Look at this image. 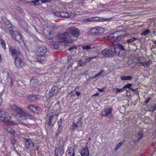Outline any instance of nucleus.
<instances>
[{
	"label": "nucleus",
	"mask_w": 156,
	"mask_h": 156,
	"mask_svg": "<svg viewBox=\"0 0 156 156\" xmlns=\"http://www.w3.org/2000/svg\"><path fill=\"white\" fill-rule=\"evenodd\" d=\"M37 59L38 62L41 63H44L46 60L45 55H37Z\"/></svg>",
	"instance_id": "nucleus-20"
},
{
	"label": "nucleus",
	"mask_w": 156,
	"mask_h": 156,
	"mask_svg": "<svg viewBox=\"0 0 156 156\" xmlns=\"http://www.w3.org/2000/svg\"><path fill=\"white\" fill-rule=\"evenodd\" d=\"M98 90L100 92H102L103 91V88L100 89V88H98Z\"/></svg>",
	"instance_id": "nucleus-58"
},
{
	"label": "nucleus",
	"mask_w": 156,
	"mask_h": 156,
	"mask_svg": "<svg viewBox=\"0 0 156 156\" xmlns=\"http://www.w3.org/2000/svg\"><path fill=\"white\" fill-rule=\"evenodd\" d=\"M46 35L47 38L48 39H51L53 37L52 34L50 31L48 32Z\"/></svg>",
	"instance_id": "nucleus-33"
},
{
	"label": "nucleus",
	"mask_w": 156,
	"mask_h": 156,
	"mask_svg": "<svg viewBox=\"0 0 156 156\" xmlns=\"http://www.w3.org/2000/svg\"><path fill=\"white\" fill-rule=\"evenodd\" d=\"M26 142L25 148L31 151L33 149L35 143L33 142L30 139L26 138L25 139Z\"/></svg>",
	"instance_id": "nucleus-7"
},
{
	"label": "nucleus",
	"mask_w": 156,
	"mask_h": 156,
	"mask_svg": "<svg viewBox=\"0 0 156 156\" xmlns=\"http://www.w3.org/2000/svg\"><path fill=\"white\" fill-rule=\"evenodd\" d=\"M54 15L56 16L57 17H61V12H56L53 13Z\"/></svg>",
	"instance_id": "nucleus-44"
},
{
	"label": "nucleus",
	"mask_w": 156,
	"mask_h": 156,
	"mask_svg": "<svg viewBox=\"0 0 156 156\" xmlns=\"http://www.w3.org/2000/svg\"><path fill=\"white\" fill-rule=\"evenodd\" d=\"M30 84L31 87L36 86L38 84V80L37 78H33L30 81Z\"/></svg>",
	"instance_id": "nucleus-21"
},
{
	"label": "nucleus",
	"mask_w": 156,
	"mask_h": 156,
	"mask_svg": "<svg viewBox=\"0 0 156 156\" xmlns=\"http://www.w3.org/2000/svg\"><path fill=\"white\" fill-rule=\"evenodd\" d=\"M48 115L46 117V119L47 120L48 124L49 126H53L54 124V122H53V120L54 118V115Z\"/></svg>",
	"instance_id": "nucleus-14"
},
{
	"label": "nucleus",
	"mask_w": 156,
	"mask_h": 156,
	"mask_svg": "<svg viewBox=\"0 0 156 156\" xmlns=\"http://www.w3.org/2000/svg\"><path fill=\"white\" fill-rule=\"evenodd\" d=\"M9 116L8 113L6 111L3 109L0 110V119L3 122Z\"/></svg>",
	"instance_id": "nucleus-11"
},
{
	"label": "nucleus",
	"mask_w": 156,
	"mask_h": 156,
	"mask_svg": "<svg viewBox=\"0 0 156 156\" xmlns=\"http://www.w3.org/2000/svg\"><path fill=\"white\" fill-rule=\"evenodd\" d=\"M55 156H61L64 153L63 148H59L56 147L55 150Z\"/></svg>",
	"instance_id": "nucleus-18"
},
{
	"label": "nucleus",
	"mask_w": 156,
	"mask_h": 156,
	"mask_svg": "<svg viewBox=\"0 0 156 156\" xmlns=\"http://www.w3.org/2000/svg\"><path fill=\"white\" fill-rule=\"evenodd\" d=\"M13 36L14 39L17 41L20 42L22 41L21 35L19 33L16 31H14L13 32H11V34Z\"/></svg>",
	"instance_id": "nucleus-9"
},
{
	"label": "nucleus",
	"mask_w": 156,
	"mask_h": 156,
	"mask_svg": "<svg viewBox=\"0 0 156 156\" xmlns=\"http://www.w3.org/2000/svg\"><path fill=\"white\" fill-rule=\"evenodd\" d=\"M61 17H67L69 16V13L65 12H61Z\"/></svg>",
	"instance_id": "nucleus-30"
},
{
	"label": "nucleus",
	"mask_w": 156,
	"mask_h": 156,
	"mask_svg": "<svg viewBox=\"0 0 156 156\" xmlns=\"http://www.w3.org/2000/svg\"><path fill=\"white\" fill-rule=\"evenodd\" d=\"M28 98L29 100L31 102H34L37 99V97L36 96L33 95H29L28 97Z\"/></svg>",
	"instance_id": "nucleus-26"
},
{
	"label": "nucleus",
	"mask_w": 156,
	"mask_h": 156,
	"mask_svg": "<svg viewBox=\"0 0 156 156\" xmlns=\"http://www.w3.org/2000/svg\"><path fill=\"white\" fill-rule=\"evenodd\" d=\"M98 19V18L95 17H92L88 18H84L83 20V21L84 22H96Z\"/></svg>",
	"instance_id": "nucleus-22"
},
{
	"label": "nucleus",
	"mask_w": 156,
	"mask_h": 156,
	"mask_svg": "<svg viewBox=\"0 0 156 156\" xmlns=\"http://www.w3.org/2000/svg\"><path fill=\"white\" fill-rule=\"evenodd\" d=\"M133 86V84L132 83H128L125 86H124L123 87V88H129V89L132 87Z\"/></svg>",
	"instance_id": "nucleus-43"
},
{
	"label": "nucleus",
	"mask_w": 156,
	"mask_h": 156,
	"mask_svg": "<svg viewBox=\"0 0 156 156\" xmlns=\"http://www.w3.org/2000/svg\"><path fill=\"white\" fill-rule=\"evenodd\" d=\"M150 33V31L148 29H147L144 31L141 34L142 35L146 36Z\"/></svg>",
	"instance_id": "nucleus-38"
},
{
	"label": "nucleus",
	"mask_w": 156,
	"mask_h": 156,
	"mask_svg": "<svg viewBox=\"0 0 156 156\" xmlns=\"http://www.w3.org/2000/svg\"><path fill=\"white\" fill-rule=\"evenodd\" d=\"M80 154L81 156H88L89 151L88 147L83 148L80 151Z\"/></svg>",
	"instance_id": "nucleus-15"
},
{
	"label": "nucleus",
	"mask_w": 156,
	"mask_h": 156,
	"mask_svg": "<svg viewBox=\"0 0 156 156\" xmlns=\"http://www.w3.org/2000/svg\"><path fill=\"white\" fill-rule=\"evenodd\" d=\"M76 47L75 46L71 47L69 48V50L70 51H72L73 49H74Z\"/></svg>",
	"instance_id": "nucleus-51"
},
{
	"label": "nucleus",
	"mask_w": 156,
	"mask_h": 156,
	"mask_svg": "<svg viewBox=\"0 0 156 156\" xmlns=\"http://www.w3.org/2000/svg\"><path fill=\"white\" fill-rule=\"evenodd\" d=\"M145 62H143V63H138L137 64V65L138 66H145Z\"/></svg>",
	"instance_id": "nucleus-48"
},
{
	"label": "nucleus",
	"mask_w": 156,
	"mask_h": 156,
	"mask_svg": "<svg viewBox=\"0 0 156 156\" xmlns=\"http://www.w3.org/2000/svg\"><path fill=\"white\" fill-rule=\"evenodd\" d=\"M28 108L32 112L35 113H38L41 111V108L35 106L33 105H29Z\"/></svg>",
	"instance_id": "nucleus-13"
},
{
	"label": "nucleus",
	"mask_w": 156,
	"mask_h": 156,
	"mask_svg": "<svg viewBox=\"0 0 156 156\" xmlns=\"http://www.w3.org/2000/svg\"><path fill=\"white\" fill-rule=\"evenodd\" d=\"M68 30L70 33V34L73 38V40L74 41L76 40L79 35L78 29L75 27H72L69 29Z\"/></svg>",
	"instance_id": "nucleus-5"
},
{
	"label": "nucleus",
	"mask_w": 156,
	"mask_h": 156,
	"mask_svg": "<svg viewBox=\"0 0 156 156\" xmlns=\"http://www.w3.org/2000/svg\"><path fill=\"white\" fill-rule=\"evenodd\" d=\"M82 62L81 60H80L78 62V65L80 66H82Z\"/></svg>",
	"instance_id": "nucleus-52"
},
{
	"label": "nucleus",
	"mask_w": 156,
	"mask_h": 156,
	"mask_svg": "<svg viewBox=\"0 0 156 156\" xmlns=\"http://www.w3.org/2000/svg\"><path fill=\"white\" fill-rule=\"evenodd\" d=\"M9 50L11 53L12 56L14 59L19 58V57L21 55L20 50L19 49L16 48L13 46L10 47Z\"/></svg>",
	"instance_id": "nucleus-4"
},
{
	"label": "nucleus",
	"mask_w": 156,
	"mask_h": 156,
	"mask_svg": "<svg viewBox=\"0 0 156 156\" xmlns=\"http://www.w3.org/2000/svg\"><path fill=\"white\" fill-rule=\"evenodd\" d=\"M15 9L18 12H21L22 11L21 9L19 7H17L15 8Z\"/></svg>",
	"instance_id": "nucleus-50"
},
{
	"label": "nucleus",
	"mask_w": 156,
	"mask_h": 156,
	"mask_svg": "<svg viewBox=\"0 0 156 156\" xmlns=\"http://www.w3.org/2000/svg\"><path fill=\"white\" fill-rule=\"evenodd\" d=\"M153 108L154 110H155L156 109V105H155L154 106Z\"/></svg>",
	"instance_id": "nucleus-64"
},
{
	"label": "nucleus",
	"mask_w": 156,
	"mask_h": 156,
	"mask_svg": "<svg viewBox=\"0 0 156 156\" xmlns=\"http://www.w3.org/2000/svg\"><path fill=\"white\" fill-rule=\"evenodd\" d=\"M112 110L111 108H107L103 111L102 115L104 116H107L111 113Z\"/></svg>",
	"instance_id": "nucleus-23"
},
{
	"label": "nucleus",
	"mask_w": 156,
	"mask_h": 156,
	"mask_svg": "<svg viewBox=\"0 0 156 156\" xmlns=\"http://www.w3.org/2000/svg\"><path fill=\"white\" fill-rule=\"evenodd\" d=\"M72 58V56H69L68 57V61H69V60H71Z\"/></svg>",
	"instance_id": "nucleus-60"
},
{
	"label": "nucleus",
	"mask_w": 156,
	"mask_h": 156,
	"mask_svg": "<svg viewBox=\"0 0 156 156\" xmlns=\"http://www.w3.org/2000/svg\"><path fill=\"white\" fill-rule=\"evenodd\" d=\"M59 37L61 39L68 43H70L72 41H74L73 40V38L70 34L67 32H65L60 34Z\"/></svg>",
	"instance_id": "nucleus-3"
},
{
	"label": "nucleus",
	"mask_w": 156,
	"mask_h": 156,
	"mask_svg": "<svg viewBox=\"0 0 156 156\" xmlns=\"http://www.w3.org/2000/svg\"><path fill=\"white\" fill-rule=\"evenodd\" d=\"M15 59V64L16 67L18 69L22 67L24 65V63L22 59L20 58H18Z\"/></svg>",
	"instance_id": "nucleus-12"
},
{
	"label": "nucleus",
	"mask_w": 156,
	"mask_h": 156,
	"mask_svg": "<svg viewBox=\"0 0 156 156\" xmlns=\"http://www.w3.org/2000/svg\"><path fill=\"white\" fill-rule=\"evenodd\" d=\"M122 142H120L117 144L115 149V150H117L122 145Z\"/></svg>",
	"instance_id": "nucleus-46"
},
{
	"label": "nucleus",
	"mask_w": 156,
	"mask_h": 156,
	"mask_svg": "<svg viewBox=\"0 0 156 156\" xmlns=\"http://www.w3.org/2000/svg\"><path fill=\"white\" fill-rule=\"evenodd\" d=\"M97 58V56H93L92 57H89L88 58H87L85 61V62H88L91 60L92 59L94 58Z\"/></svg>",
	"instance_id": "nucleus-35"
},
{
	"label": "nucleus",
	"mask_w": 156,
	"mask_h": 156,
	"mask_svg": "<svg viewBox=\"0 0 156 156\" xmlns=\"http://www.w3.org/2000/svg\"><path fill=\"white\" fill-rule=\"evenodd\" d=\"M2 102V98L0 97V106L1 105Z\"/></svg>",
	"instance_id": "nucleus-62"
},
{
	"label": "nucleus",
	"mask_w": 156,
	"mask_h": 156,
	"mask_svg": "<svg viewBox=\"0 0 156 156\" xmlns=\"http://www.w3.org/2000/svg\"><path fill=\"white\" fill-rule=\"evenodd\" d=\"M47 51V48L44 46H38L37 50V55H45Z\"/></svg>",
	"instance_id": "nucleus-8"
},
{
	"label": "nucleus",
	"mask_w": 156,
	"mask_h": 156,
	"mask_svg": "<svg viewBox=\"0 0 156 156\" xmlns=\"http://www.w3.org/2000/svg\"><path fill=\"white\" fill-rule=\"evenodd\" d=\"M6 23L5 24V27L9 30V33L11 34V32H13L14 31L12 30L13 28L12 24L10 23L9 21H7Z\"/></svg>",
	"instance_id": "nucleus-19"
},
{
	"label": "nucleus",
	"mask_w": 156,
	"mask_h": 156,
	"mask_svg": "<svg viewBox=\"0 0 156 156\" xmlns=\"http://www.w3.org/2000/svg\"><path fill=\"white\" fill-rule=\"evenodd\" d=\"M61 124H62V122H61V121H59L58 122V125L59 126H61Z\"/></svg>",
	"instance_id": "nucleus-63"
},
{
	"label": "nucleus",
	"mask_w": 156,
	"mask_h": 156,
	"mask_svg": "<svg viewBox=\"0 0 156 156\" xmlns=\"http://www.w3.org/2000/svg\"><path fill=\"white\" fill-rule=\"evenodd\" d=\"M7 132L12 135L16 136L17 135V134L15 132V131L12 128L9 127L7 129Z\"/></svg>",
	"instance_id": "nucleus-28"
},
{
	"label": "nucleus",
	"mask_w": 156,
	"mask_h": 156,
	"mask_svg": "<svg viewBox=\"0 0 156 156\" xmlns=\"http://www.w3.org/2000/svg\"><path fill=\"white\" fill-rule=\"evenodd\" d=\"M152 62L151 60L148 61L146 62L145 63V66H146L147 67H148L150 64H152Z\"/></svg>",
	"instance_id": "nucleus-45"
},
{
	"label": "nucleus",
	"mask_w": 156,
	"mask_h": 156,
	"mask_svg": "<svg viewBox=\"0 0 156 156\" xmlns=\"http://www.w3.org/2000/svg\"><path fill=\"white\" fill-rule=\"evenodd\" d=\"M143 134L141 132H140L138 133L137 135L136 136L137 139H138L137 141H138L141 138Z\"/></svg>",
	"instance_id": "nucleus-36"
},
{
	"label": "nucleus",
	"mask_w": 156,
	"mask_h": 156,
	"mask_svg": "<svg viewBox=\"0 0 156 156\" xmlns=\"http://www.w3.org/2000/svg\"><path fill=\"white\" fill-rule=\"evenodd\" d=\"M121 80H130L132 79V77L131 76H122L120 77Z\"/></svg>",
	"instance_id": "nucleus-29"
},
{
	"label": "nucleus",
	"mask_w": 156,
	"mask_h": 156,
	"mask_svg": "<svg viewBox=\"0 0 156 156\" xmlns=\"http://www.w3.org/2000/svg\"><path fill=\"white\" fill-rule=\"evenodd\" d=\"M115 53L120 57L124 56L125 55V51H119L118 48H115L114 49Z\"/></svg>",
	"instance_id": "nucleus-17"
},
{
	"label": "nucleus",
	"mask_w": 156,
	"mask_h": 156,
	"mask_svg": "<svg viewBox=\"0 0 156 156\" xmlns=\"http://www.w3.org/2000/svg\"><path fill=\"white\" fill-rule=\"evenodd\" d=\"M115 52L114 49H111L109 50L107 49H105L102 51V54L104 56L106 57L111 56L114 55Z\"/></svg>",
	"instance_id": "nucleus-10"
},
{
	"label": "nucleus",
	"mask_w": 156,
	"mask_h": 156,
	"mask_svg": "<svg viewBox=\"0 0 156 156\" xmlns=\"http://www.w3.org/2000/svg\"><path fill=\"white\" fill-rule=\"evenodd\" d=\"M0 41H1V44L2 45V47L4 49H6V47H5V42L4 41V40L3 39H1L0 40Z\"/></svg>",
	"instance_id": "nucleus-40"
},
{
	"label": "nucleus",
	"mask_w": 156,
	"mask_h": 156,
	"mask_svg": "<svg viewBox=\"0 0 156 156\" xmlns=\"http://www.w3.org/2000/svg\"><path fill=\"white\" fill-rule=\"evenodd\" d=\"M68 152L70 156H74L75 154L74 149L73 147H71L68 150Z\"/></svg>",
	"instance_id": "nucleus-27"
},
{
	"label": "nucleus",
	"mask_w": 156,
	"mask_h": 156,
	"mask_svg": "<svg viewBox=\"0 0 156 156\" xmlns=\"http://www.w3.org/2000/svg\"><path fill=\"white\" fill-rule=\"evenodd\" d=\"M126 95L128 96H130L131 95V94L130 92H129V90H126Z\"/></svg>",
	"instance_id": "nucleus-49"
},
{
	"label": "nucleus",
	"mask_w": 156,
	"mask_h": 156,
	"mask_svg": "<svg viewBox=\"0 0 156 156\" xmlns=\"http://www.w3.org/2000/svg\"><path fill=\"white\" fill-rule=\"evenodd\" d=\"M129 89L133 92H135L137 90V89H134L132 88H130Z\"/></svg>",
	"instance_id": "nucleus-57"
},
{
	"label": "nucleus",
	"mask_w": 156,
	"mask_h": 156,
	"mask_svg": "<svg viewBox=\"0 0 156 156\" xmlns=\"http://www.w3.org/2000/svg\"><path fill=\"white\" fill-rule=\"evenodd\" d=\"M119 32L118 31L114 32L109 35V37L111 38L112 41V43L114 46H118L119 43L118 42L120 40L121 38L124 36H122L119 34Z\"/></svg>",
	"instance_id": "nucleus-2"
},
{
	"label": "nucleus",
	"mask_w": 156,
	"mask_h": 156,
	"mask_svg": "<svg viewBox=\"0 0 156 156\" xmlns=\"http://www.w3.org/2000/svg\"><path fill=\"white\" fill-rule=\"evenodd\" d=\"M54 90H55V89H54L53 88H52L51 89V93L52 94H51L52 96L54 95V94H55L54 92L53 91Z\"/></svg>",
	"instance_id": "nucleus-54"
},
{
	"label": "nucleus",
	"mask_w": 156,
	"mask_h": 156,
	"mask_svg": "<svg viewBox=\"0 0 156 156\" xmlns=\"http://www.w3.org/2000/svg\"><path fill=\"white\" fill-rule=\"evenodd\" d=\"M104 72L102 70H101L98 74H97L93 78V79L97 77H100L102 73Z\"/></svg>",
	"instance_id": "nucleus-41"
},
{
	"label": "nucleus",
	"mask_w": 156,
	"mask_h": 156,
	"mask_svg": "<svg viewBox=\"0 0 156 156\" xmlns=\"http://www.w3.org/2000/svg\"><path fill=\"white\" fill-rule=\"evenodd\" d=\"M51 0H41V2L42 3H44L47 2H49Z\"/></svg>",
	"instance_id": "nucleus-53"
},
{
	"label": "nucleus",
	"mask_w": 156,
	"mask_h": 156,
	"mask_svg": "<svg viewBox=\"0 0 156 156\" xmlns=\"http://www.w3.org/2000/svg\"><path fill=\"white\" fill-rule=\"evenodd\" d=\"M11 108L15 112L19 115L20 120H24L30 116V115L26 111L20 107H17L16 105L12 106Z\"/></svg>",
	"instance_id": "nucleus-1"
},
{
	"label": "nucleus",
	"mask_w": 156,
	"mask_h": 156,
	"mask_svg": "<svg viewBox=\"0 0 156 156\" xmlns=\"http://www.w3.org/2000/svg\"><path fill=\"white\" fill-rule=\"evenodd\" d=\"M11 143L14 148L17 147L18 144L16 141L14 139H12L11 140Z\"/></svg>",
	"instance_id": "nucleus-31"
},
{
	"label": "nucleus",
	"mask_w": 156,
	"mask_h": 156,
	"mask_svg": "<svg viewBox=\"0 0 156 156\" xmlns=\"http://www.w3.org/2000/svg\"><path fill=\"white\" fill-rule=\"evenodd\" d=\"M99 94L98 92H97V93H96L95 94H94L93 95V96H97Z\"/></svg>",
	"instance_id": "nucleus-61"
},
{
	"label": "nucleus",
	"mask_w": 156,
	"mask_h": 156,
	"mask_svg": "<svg viewBox=\"0 0 156 156\" xmlns=\"http://www.w3.org/2000/svg\"><path fill=\"white\" fill-rule=\"evenodd\" d=\"M82 124V122L80 120H79L76 123H73V125L71 126L72 129L74 131L76 129H77L79 127L81 126Z\"/></svg>",
	"instance_id": "nucleus-16"
},
{
	"label": "nucleus",
	"mask_w": 156,
	"mask_h": 156,
	"mask_svg": "<svg viewBox=\"0 0 156 156\" xmlns=\"http://www.w3.org/2000/svg\"><path fill=\"white\" fill-rule=\"evenodd\" d=\"M104 31V28L98 26L93 27L90 30V32L91 34L95 35L101 34Z\"/></svg>",
	"instance_id": "nucleus-6"
},
{
	"label": "nucleus",
	"mask_w": 156,
	"mask_h": 156,
	"mask_svg": "<svg viewBox=\"0 0 156 156\" xmlns=\"http://www.w3.org/2000/svg\"><path fill=\"white\" fill-rule=\"evenodd\" d=\"M96 18H98V19L96 22L100 21H108L109 20V19H104L102 17H96Z\"/></svg>",
	"instance_id": "nucleus-34"
},
{
	"label": "nucleus",
	"mask_w": 156,
	"mask_h": 156,
	"mask_svg": "<svg viewBox=\"0 0 156 156\" xmlns=\"http://www.w3.org/2000/svg\"><path fill=\"white\" fill-rule=\"evenodd\" d=\"M62 129V127L61 126H59L58 129V131L59 132Z\"/></svg>",
	"instance_id": "nucleus-56"
},
{
	"label": "nucleus",
	"mask_w": 156,
	"mask_h": 156,
	"mask_svg": "<svg viewBox=\"0 0 156 156\" xmlns=\"http://www.w3.org/2000/svg\"><path fill=\"white\" fill-rule=\"evenodd\" d=\"M150 98H149V99L148 100H146L145 101V103L146 104H147V103H148L149 101H150Z\"/></svg>",
	"instance_id": "nucleus-59"
},
{
	"label": "nucleus",
	"mask_w": 156,
	"mask_h": 156,
	"mask_svg": "<svg viewBox=\"0 0 156 156\" xmlns=\"http://www.w3.org/2000/svg\"><path fill=\"white\" fill-rule=\"evenodd\" d=\"M76 15L74 13H70L69 15V16L70 18H73L75 17Z\"/></svg>",
	"instance_id": "nucleus-47"
},
{
	"label": "nucleus",
	"mask_w": 156,
	"mask_h": 156,
	"mask_svg": "<svg viewBox=\"0 0 156 156\" xmlns=\"http://www.w3.org/2000/svg\"><path fill=\"white\" fill-rule=\"evenodd\" d=\"M80 94L81 93L80 92H78V91L76 92V94L77 96H79V95H80Z\"/></svg>",
	"instance_id": "nucleus-55"
},
{
	"label": "nucleus",
	"mask_w": 156,
	"mask_h": 156,
	"mask_svg": "<svg viewBox=\"0 0 156 156\" xmlns=\"http://www.w3.org/2000/svg\"><path fill=\"white\" fill-rule=\"evenodd\" d=\"M124 88L119 89L117 87L114 88L113 90H114L115 93H119L120 92H122L124 91Z\"/></svg>",
	"instance_id": "nucleus-32"
},
{
	"label": "nucleus",
	"mask_w": 156,
	"mask_h": 156,
	"mask_svg": "<svg viewBox=\"0 0 156 156\" xmlns=\"http://www.w3.org/2000/svg\"><path fill=\"white\" fill-rule=\"evenodd\" d=\"M94 48H91L89 45H84L82 47L83 49V50H88L90 49H93Z\"/></svg>",
	"instance_id": "nucleus-37"
},
{
	"label": "nucleus",
	"mask_w": 156,
	"mask_h": 156,
	"mask_svg": "<svg viewBox=\"0 0 156 156\" xmlns=\"http://www.w3.org/2000/svg\"><path fill=\"white\" fill-rule=\"evenodd\" d=\"M3 122L5 124L9 126H13L16 124V123L11 120L5 119Z\"/></svg>",
	"instance_id": "nucleus-25"
},
{
	"label": "nucleus",
	"mask_w": 156,
	"mask_h": 156,
	"mask_svg": "<svg viewBox=\"0 0 156 156\" xmlns=\"http://www.w3.org/2000/svg\"><path fill=\"white\" fill-rule=\"evenodd\" d=\"M117 47H119V51H126V50L125 48H124L123 46L121 44H118Z\"/></svg>",
	"instance_id": "nucleus-42"
},
{
	"label": "nucleus",
	"mask_w": 156,
	"mask_h": 156,
	"mask_svg": "<svg viewBox=\"0 0 156 156\" xmlns=\"http://www.w3.org/2000/svg\"><path fill=\"white\" fill-rule=\"evenodd\" d=\"M137 40V38H135L134 37H133L131 38H130L127 41V43L128 44H130L131 42H133L134 41Z\"/></svg>",
	"instance_id": "nucleus-39"
},
{
	"label": "nucleus",
	"mask_w": 156,
	"mask_h": 156,
	"mask_svg": "<svg viewBox=\"0 0 156 156\" xmlns=\"http://www.w3.org/2000/svg\"><path fill=\"white\" fill-rule=\"evenodd\" d=\"M135 61L136 64L143 63V62H145V59L143 57H139L136 58Z\"/></svg>",
	"instance_id": "nucleus-24"
}]
</instances>
